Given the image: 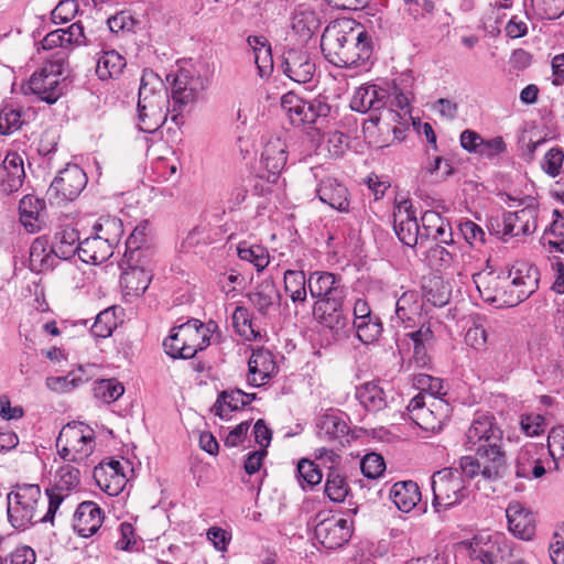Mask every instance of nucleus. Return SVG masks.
Listing matches in <instances>:
<instances>
[{"instance_id": "obj_1", "label": "nucleus", "mask_w": 564, "mask_h": 564, "mask_svg": "<svg viewBox=\"0 0 564 564\" xmlns=\"http://www.w3.org/2000/svg\"><path fill=\"white\" fill-rule=\"evenodd\" d=\"M464 446L467 451L475 452L477 456H463L459 459L467 478L480 475L486 480H497L503 477L507 460L502 451V431L492 415L475 416L466 431Z\"/></svg>"}, {"instance_id": "obj_2", "label": "nucleus", "mask_w": 564, "mask_h": 564, "mask_svg": "<svg viewBox=\"0 0 564 564\" xmlns=\"http://www.w3.org/2000/svg\"><path fill=\"white\" fill-rule=\"evenodd\" d=\"M325 58L338 67H354L369 61L372 54L370 36L362 25L340 19L326 26L321 39Z\"/></svg>"}, {"instance_id": "obj_3", "label": "nucleus", "mask_w": 564, "mask_h": 564, "mask_svg": "<svg viewBox=\"0 0 564 564\" xmlns=\"http://www.w3.org/2000/svg\"><path fill=\"white\" fill-rule=\"evenodd\" d=\"M139 128L143 132L153 133L162 127L169 115L170 95L160 78L152 70H144L141 77L138 99Z\"/></svg>"}, {"instance_id": "obj_4", "label": "nucleus", "mask_w": 564, "mask_h": 564, "mask_svg": "<svg viewBox=\"0 0 564 564\" xmlns=\"http://www.w3.org/2000/svg\"><path fill=\"white\" fill-rule=\"evenodd\" d=\"M7 500L8 518L15 529L25 530L37 522L53 523L54 519H44L45 513L41 514L44 502L39 485H17L14 489L8 494Z\"/></svg>"}, {"instance_id": "obj_5", "label": "nucleus", "mask_w": 564, "mask_h": 564, "mask_svg": "<svg viewBox=\"0 0 564 564\" xmlns=\"http://www.w3.org/2000/svg\"><path fill=\"white\" fill-rule=\"evenodd\" d=\"M171 84L172 98V121L180 123L181 115L197 100L199 94L206 88L207 79L202 74L199 65H186L181 67L175 75H169L166 78Z\"/></svg>"}, {"instance_id": "obj_6", "label": "nucleus", "mask_w": 564, "mask_h": 564, "mask_svg": "<svg viewBox=\"0 0 564 564\" xmlns=\"http://www.w3.org/2000/svg\"><path fill=\"white\" fill-rule=\"evenodd\" d=\"M465 473L459 468H443L433 474L431 485L433 506L437 511L459 505L469 496V489L464 479Z\"/></svg>"}, {"instance_id": "obj_7", "label": "nucleus", "mask_w": 564, "mask_h": 564, "mask_svg": "<svg viewBox=\"0 0 564 564\" xmlns=\"http://www.w3.org/2000/svg\"><path fill=\"white\" fill-rule=\"evenodd\" d=\"M56 447L64 460L79 464L94 452V431L82 422L68 423L62 427Z\"/></svg>"}, {"instance_id": "obj_8", "label": "nucleus", "mask_w": 564, "mask_h": 564, "mask_svg": "<svg viewBox=\"0 0 564 564\" xmlns=\"http://www.w3.org/2000/svg\"><path fill=\"white\" fill-rule=\"evenodd\" d=\"M424 394L414 395L406 406L410 420L427 432H437L452 413V406L445 399L424 400Z\"/></svg>"}, {"instance_id": "obj_9", "label": "nucleus", "mask_w": 564, "mask_h": 564, "mask_svg": "<svg viewBox=\"0 0 564 564\" xmlns=\"http://www.w3.org/2000/svg\"><path fill=\"white\" fill-rule=\"evenodd\" d=\"M521 208L516 212H507L502 215V235L509 237H527L533 235L539 226L540 208L534 197H525L519 200ZM500 234V230H496Z\"/></svg>"}, {"instance_id": "obj_10", "label": "nucleus", "mask_w": 564, "mask_h": 564, "mask_svg": "<svg viewBox=\"0 0 564 564\" xmlns=\"http://www.w3.org/2000/svg\"><path fill=\"white\" fill-rule=\"evenodd\" d=\"M510 276L495 272H478L473 274L476 288L485 302L497 307H512L514 300L510 290Z\"/></svg>"}, {"instance_id": "obj_11", "label": "nucleus", "mask_w": 564, "mask_h": 564, "mask_svg": "<svg viewBox=\"0 0 564 564\" xmlns=\"http://www.w3.org/2000/svg\"><path fill=\"white\" fill-rule=\"evenodd\" d=\"M80 484V471L78 468L65 464L61 466L54 476V485L46 489L48 506L44 519H54L59 506L68 496V492L75 490Z\"/></svg>"}, {"instance_id": "obj_12", "label": "nucleus", "mask_w": 564, "mask_h": 564, "mask_svg": "<svg viewBox=\"0 0 564 564\" xmlns=\"http://www.w3.org/2000/svg\"><path fill=\"white\" fill-rule=\"evenodd\" d=\"M61 75V64H45L31 76L29 80V89L41 100L47 104H54L62 95V88L59 87Z\"/></svg>"}, {"instance_id": "obj_13", "label": "nucleus", "mask_w": 564, "mask_h": 564, "mask_svg": "<svg viewBox=\"0 0 564 564\" xmlns=\"http://www.w3.org/2000/svg\"><path fill=\"white\" fill-rule=\"evenodd\" d=\"M307 286L312 297L316 302H324L337 306L344 303L346 297V288L341 279L329 272H314L307 280Z\"/></svg>"}, {"instance_id": "obj_14", "label": "nucleus", "mask_w": 564, "mask_h": 564, "mask_svg": "<svg viewBox=\"0 0 564 564\" xmlns=\"http://www.w3.org/2000/svg\"><path fill=\"white\" fill-rule=\"evenodd\" d=\"M87 184L85 172L76 164L67 165L59 171L48 188V195L55 199L73 200Z\"/></svg>"}, {"instance_id": "obj_15", "label": "nucleus", "mask_w": 564, "mask_h": 564, "mask_svg": "<svg viewBox=\"0 0 564 564\" xmlns=\"http://www.w3.org/2000/svg\"><path fill=\"white\" fill-rule=\"evenodd\" d=\"M352 532L351 522L340 517L321 520L315 527V538L326 549L334 550L346 544Z\"/></svg>"}, {"instance_id": "obj_16", "label": "nucleus", "mask_w": 564, "mask_h": 564, "mask_svg": "<svg viewBox=\"0 0 564 564\" xmlns=\"http://www.w3.org/2000/svg\"><path fill=\"white\" fill-rule=\"evenodd\" d=\"M282 68L290 79L299 84L311 82L316 70L311 55L302 48H289L283 54Z\"/></svg>"}, {"instance_id": "obj_17", "label": "nucleus", "mask_w": 564, "mask_h": 564, "mask_svg": "<svg viewBox=\"0 0 564 564\" xmlns=\"http://www.w3.org/2000/svg\"><path fill=\"white\" fill-rule=\"evenodd\" d=\"M286 144L280 138H270L261 154L263 172L261 177L274 183L286 164Z\"/></svg>"}, {"instance_id": "obj_18", "label": "nucleus", "mask_w": 564, "mask_h": 564, "mask_svg": "<svg viewBox=\"0 0 564 564\" xmlns=\"http://www.w3.org/2000/svg\"><path fill=\"white\" fill-rule=\"evenodd\" d=\"M126 259L128 267L121 274L120 285L126 297H138L148 289L152 273L145 267V263L139 265L141 259L134 261H129V258Z\"/></svg>"}, {"instance_id": "obj_19", "label": "nucleus", "mask_w": 564, "mask_h": 564, "mask_svg": "<svg viewBox=\"0 0 564 564\" xmlns=\"http://www.w3.org/2000/svg\"><path fill=\"white\" fill-rule=\"evenodd\" d=\"M509 531L517 538L532 540L535 534V517L518 501L510 502L506 509Z\"/></svg>"}, {"instance_id": "obj_20", "label": "nucleus", "mask_w": 564, "mask_h": 564, "mask_svg": "<svg viewBox=\"0 0 564 564\" xmlns=\"http://www.w3.org/2000/svg\"><path fill=\"white\" fill-rule=\"evenodd\" d=\"M104 512L94 501H84L77 507L73 528L83 538L94 535L101 527Z\"/></svg>"}, {"instance_id": "obj_21", "label": "nucleus", "mask_w": 564, "mask_h": 564, "mask_svg": "<svg viewBox=\"0 0 564 564\" xmlns=\"http://www.w3.org/2000/svg\"><path fill=\"white\" fill-rule=\"evenodd\" d=\"M388 98L387 90L377 85L361 86L355 91L350 107L358 112L372 110V115H377L376 111L384 109Z\"/></svg>"}, {"instance_id": "obj_22", "label": "nucleus", "mask_w": 564, "mask_h": 564, "mask_svg": "<svg viewBox=\"0 0 564 564\" xmlns=\"http://www.w3.org/2000/svg\"><path fill=\"white\" fill-rule=\"evenodd\" d=\"M182 337L185 340V359L193 358L210 344L209 329L198 319H189L181 324Z\"/></svg>"}, {"instance_id": "obj_23", "label": "nucleus", "mask_w": 564, "mask_h": 564, "mask_svg": "<svg viewBox=\"0 0 564 564\" xmlns=\"http://www.w3.org/2000/svg\"><path fill=\"white\" fill-rule=\"evenodd\" d=\"M94 477L99 487L110 496L118 495L126 482L121 463L113 459L96 467Z\"/></svg>"}, {"instance_id": "obj_24", "label": "nucleus", "mask_w": 564, "mask_h": 564, "mask_svg": "<svg viewBox=\"0 0 564 564\" xmlns=\"http://www.w3.org/2000/svg\"><path fill=\"white\" fill-rule=\"evenodd\" d=\"M510 290L514 306L530 297L539 286V271L536 268L527 267L518 269L510 276Z\"/></svg>"}, {"instance_id": "obj_25", "label": "nucleus", "mask_w": 564, "mask_h": 564, "mask_svg": "<svg viewBox=\"0 0 564 564\" xmlns=\"http://www.w3.org/2000/svg\"><path fill=\"white\" fill-rule=\"evenodd\" d=\"M248 297L257 311L263 316H270L279 312L281 294L273 282L263 281Z\"/></svg>"}, {"instance_id": "obj_26", "label": "nucleus", "mask_w": 564, "mask_h": 564, "mask_svg": "<svg viewBox=\"0 0 564 564\" xmlns=\"http://www.w3.org/2000/svg\"><path fill=\"white\" fill-rule=\"evenodd\" d=\"M248 381L260 387L276 372V365L272 355L265 350L253 351L248 361Z\"/></svg>"}, {"instance_id": "obj_27", "label": "nucleus", "mask_w": 564, "mask_h": 564, "mask_svg": "<svg viewBox=\"0 0 564 564\" xmlns=\"http://www.w3.org/2000/svg\"><path fill=\"white\" fill-rule=\"evenodd\" d=\"M498 535L489 532L476 534L469 542V556L482 564H495L500 552Z\"/></svg>"}, {"instance_id": "obj_28", "label": "nucleus", "mask_w": 564, "mask_h": 564, "mask_svg": "<svg viewBox=\"0 0 564 564\" xmlns=\"http://www.w3.org/2000/svg\"><path fill=\"white\" fill-rule=\"evenodd\" d=\"M317 195L323 203L338 212L349 210L348 189L336 178H324L317 188Z\"/></svg>"}, {"instance_id": "obj_29", "label": "nucleus", "mask_w": 564, "mask_h": 564, "mask_svg": "<svg viewBox=\"0 0 564 564\" xmlns=\"http://www.w3.org/2000/svg\"><path fill=\"white\" fill-rule=\"evenodd\" d=\"M113 249L115 247L95 235L80 241L79 259L85 263L100 264L113 254Z\"/></svg>"}, {"instance_id": "obj_30", "label": "nucleus", "mask_w": 564, "mask_h": 564, "mask_svg": "<svg viewBox=\"0 0 564 564\" xmlns=\"http://www.w3.org/2000/svg\"><path fill=\"white\" fill-rule=\"evenodd\" d=\"M79 232L73 227H65L55 234L51 251L56 258L67 260L74 254L79 256Z\"/></svg>"}, {"instance_id": "obj_31", "label": "nucleus", "mask_w": 564, "mask_h": 564, "mask_svg": "<svg viewBox=\"0 0 564 564\" xmlns=\"http://www.w3.org/2000/svg\"><path fill=\"white\" fill-rule=\"evenodd\" d=\"M391 106L397 107L401 112L394 111L392 108L383 109L380 115H371L369 121L378 127L380 131L389 130L391 122L401 120L405 115H409V98L401 91L394 94L391 100Z\"/></svg>"}, {"instance_id": "obj_32", "label": "nucleus", "mask_w": 564, "mask_h": 564, "mask_svg": "<svg viewBox=\"0 0 564 564\" xmlns=\"http://www.w3.org/2000/svg\"><path fill=\"white\" fill-rule=\"evenodd\" d=\"M341 306L343 303L333 306L329 303L315 302L313 313L321 324L339 335L347 326V318L341 313Z\"/></svg>"}, {"instance_id": "obj_33", "label": "nucleus", "mask_w": 564, "mask_h": 564, "mask_svg": "<svg viewBox=\"0 0 564 564\" xmlns=\"http://www.w3.org/2000/svg\"><path fill=\"white\" fill-rule=\"evenodd\" d=\"M390 498L399 510L409 512L421 500V492L416 482L412 480L399 481L392 486Z\"/></svg>"}, {"instance_id": "obj_34", "label": "nucleus", "mask_w": 564, "mask_h": 564, "mask_svg": "<svg viewBox=\"0 0 564 564\" xmlns=\"http://www.w3.org/2000/svg\"><path fill=\"white\" fill-rule=\"evenodd\" d=\"M4 174L2 183L4 191L9 193L17 192L23 184L25 177L23 160L18 153H8L2 162Z\"/></svg>"}, {"instance_id": "obj_35", "label": "nucleus", "mask_w": 564, "mask_h": 564, "mask_svg": "<svg viewBox=\"0 0 564 564\" xmlns=\"http://www.w3.org/2000/svg\"><path fill=\"white\" fill-rule=\"evenodd\" d=\"M44 209V200L33 195H26L20 200V219L23 226L26 228V230L31 232L40 230L41 225L39 224V221Z\"/></svg>"}, {"instance_id": "obj_36", "label": "nucleus", "mask_w": 564, "mask_h": 564, "mask_svg": "<svg viewBox=\"0 0 564 564\" xmlns=\"http://www.w3.org/2000/svg\"><path fill=\"white\" fill-rule=\"evenodd\" d=\"M316 426L318 436L325 441H339L347 436L349 432L346 421L335 413L319 416Z\"/></svg>"}, {"instance_id": "obj_37", "label": "nucleus", "mask_w": 564, "mask_h": 564, "mask_svg": "<svg viewBox=\"0 0 564 564\" xmlns=\"http://www.w3.org/2000/svg\"><path fill=\"white\" fill-rule=\"evenodd\" d=\"M359 403L371 412H378L387 406V395L383 389L373 381L359 386L356 390Z\"/></svg>"}, {"instance_id": "obj_38", "label": "nucleus", "mask_w": 564, "mask_h": 564, "mask_svg": "<svg viewBox=\"0 0 564 564\" xmlns=\"http://www.w3.org/2000/svg\"><path fill=\"white\" fill-rule=\"evenodd\" d=\"M126 67V59L118 52L105 51L98 58L96 64V75L101 80L118 77Z\"/></svg>"}, {"instance_id": "obj_39", "label": "nucleus", "mask_w": 564, "mask_h": 564, "mask_svg": "<svg viewBox=\"0 0 564 564\" xmlns=\"http://www.w3.org/2000/svg\"><path fill=\"white\" fill-rule=\"evenodd\" d=\"M56 257L51 251V246L43 238H36L30 248V268L32 271L42 272L54 267Z\"/></svg>"}, {"instance_id": "obj_40", "label": "nucleus", "mask_w": 564, "mask_h": 564, "mask_svg": "<svg viewBox=\"0 0 564 564\" xmlns=\"http://www.w3.org/2000/svg\"><path fill=\"white\" fill-rule=\"evenodd\" d=\"M545 474L543 464L535 459L530 451L525 447L519 451L516 459V476L525 479H538Z\"/></svg>"}, {"instance_id": "obj_41", "label": "nucleus", "mask_w": 564, "mask_h": 564, "mask_svg": "<svg viewBox=\"0 0 564 564\" xmlns=\"http://www.w3.org/2000/svg\"><path fill=\"white\" fill-rule=\"evenodd\" d=\"M525 14L528 18L538 19H557L564 13V0H530L528 6L527 1Z\"/></svg>"}, {"instance_id": "obj_42", "label": "nucleus", "mask_w": 564, "mask_h": 564, "mask_svg": "<svg viewBox=\"0 0 564 564\" xmlns=\"http://www.w3.org/2000/svg\"><path fill=\"white\" fill-rule=\"evenodd\" d=\"M422 289L426 302L434 306L442 307L449 302L451 286L441 276L429 278Z\"/></svg>"}, {"instance_id": "obj_43", "label": "nucleus", "mask_w": 564, "mask_h": 564, "mask_svg": "<svg viewBox=\"0 0 564 564\" xmlns=\"http://www.w3.org/2000/svg\"><path fill=\"white\" fill-rule=\"evenodd\" d=\"M413 387L419 390L416 395H425L424 400H431L432 398L444 399L447 394L443 380L427 373L415 375L413 377Z\"/></svg>"}, {"instance_id": "obj_44", "label": "nucleus", "mask_w": 564, "mask_h": 564, "mask_svg": "<svg viewBox=\"0 0 564 564\" xmlns=\"http://www.w3.org/2000/svg\"><path fill=\"white\" fill-rule=\"evenodd\" d=\"M243 398H247V393L242 390L224 391L218 397L213 411L219 417L225 419L230 412L243 408Z\"/></svg>"}, {"instance_id": "obj_45", "label": "nucleus", "mask_w": 564, "mask_h": 564, "mask_svg": "<svg viewBox=\"0 0 564 564\" xmlns=\"http://www.w3.org/2000/svg\"><path fill=\"white\" fill-rule=\"evenodd\" d=\"M96 236L110 243L112 247L118 246L123 235V225L121 219L117 217H104L94 226Z\"/></svg>"}, {"instance_id": "obj_46", "label": "nucleus", "mask_w": 564, "mask_h": 564, "mask_svg": "<svg viewBox=\"0 0 564 564\" xmlns=\"http://www.w3.org/2000/svg\"><path fill=\"white\" fill-rule=\"evenodd\" d=\"M306 278L302 270H286L284 272V290L290 294L293 303L306 300Z\"/></svg>"}, {"instance_id": "obj_47", "label": "nucleus", "mask_w": 564, "mask_h": 564, "mask_svg": "<svg viewBox=\"0 0 564 564\" xmlns=\"http://www.w3.org/2000/svg\"><path fill=\"white\" fill-rule=\"evenodd\" d=\"M149 221L143 220L137 225L133 231L130 234L126 241V253L124 257L129 258V261H134L141 258V249L148 241L149 235Z\"/></svg>"}, {"instance_id": "obj_48", "label": "nucleus", "mask_w": 564, "mask_h": 564, "mask_svg": "<svg viewBox=\"0 0 564 564\" xmlns=\"http://www.w3.org/2000/svg\"><path fill=\"white\" fill-rule=\"evenodd\" d=\"M330 106L324 98L317 97L311 101H304L301 124H314L319 119H326L330 113Z\"/></svg>"}, {"instance_id": "obj_49", "label": "nucleus", "mask_w": 564, "mask_h": 564, "mask_svg": "<svg viewBox=\"0 0 564 564\" xmlns=\"http://www.w3.org/2000/svg\"><path fill=\"white\" fill-rule=\"evenodd\" d=\"M354 327L356 328L357 337L364 344L376 341L382 333V324L378 316L354 321Z\"/></svg>"}, {"instance_id": "obj_50", "label": "nucleus", "mask_w": 564, "mask_h": 564, "mask_svg": "<svg viewBox=\"0 0 564 564\" xmlns=\"http://www.w3.org/2000/svg\"><path fill=\"white\" fill-rule=\"evenodd\" d=\"M349 492V486L343 475L332 470L325 482V494L334 502H341Z\"/></svg>"}, {"instance_id": "obj_51", "label": "nucleus", "mask_w": 564, "mask_h": 564, "mask_svg": "<svg viewBox=\"0 0 564 564\" xmlns=\"http://www.w3.org/2000/svg\"><path fill=\"white\" fill-rule=\"evenodd\" d=\"M124 392V387L115 379H102L95 383L94 395L105 403L118 400Z\"/></svg>"}, {"instance_id": "obj_52", "label": "nucleus", "mask_w": 564, "mask_h": 564, "mask_svg": "<svg viewBox=\"0 0 564 564\" xmlns=\"http://www.w3.org/2000/svg\"><path fill=\"white\" fill-rule=\"evenodd\" d=\"M232 326L247 340H253L260 336V333L252 327L250 314L243 306H237L234 311Z\"/></svg>"}, {"instance_id": "obj_53", "label": "nucleus", "mask_w": 564, "mask_h": 564, "mask_svg": "<svg viewBox=\"0 0 564 564\" xmlns=\"http://www.w3.org/2000/svg\"><path fill=\"white\" fill-rule=\"evenodd\" d=\"M238 256L241 260L252 263L258 271L263 270L269 264V253L265 248L253 245H239L237 248Z\"/></svg>"}, {"instance_id": "obj_54", "label": "nucleus", "mask_w": 564, "mask_h": 564, "mask_svg": "<svg viewBox=\"0 0 564 564\" xmlns=\"http://www.w3.org/2000/svg\"><path fill=\"white\" fill-rule=\"evenodd\" d=\"M117 327V319L115 312L111 308H107L100 312L91 326V334L95 337L107 338L113 329Z\"/></svg>"}, {"instance_id": "obj_55", "label": "nucleus", "mask_w": 564, "mask_h": 564, "mask_svg": "<svg viewBox=\"0 0 564 564\" xmlns=\"http://www.w3.org/2000/svg\"><path fill=\"white\" fill-rule=\"evenodd\" d=\"M22 123L20 110L9 106L0 110V134L9 135L19 130Z\"/></svg>"}, {"instance_id": "obj_56", "label": "nucleus", "mask_w": 564, "mask_h": 564, "mask_svg": "<svg viewBox=\"0 0 564 564\" xmlns=\"http://www.w3.org/2000/svg\"><path fill=\"white\" fill-rule=\"evenodd\" d=\"M394 230L399 239L408 247H414L420 236L417 219L394 224Z\"/></svg>"}, {"instance_id": "obj_57", "label": "nucleus", "mask_w": 564, "mask_h": 564, "mask_svg": "<svg viewBox=\"0 0 564 564\" xmlns=\"http://www.w3.org/2000/svg\"><path fill=\"white\" fill-rule=\"evenodd\" d=\"M281 108L289 116L294 124H301L300 119L303 113L304 100L293 93H288L281 97Z\"/></svg>"}, {"instance_id": "obj_58", "label": "nucleus", "mask_w": 564, "mask_h": 564, "mask_svg": "<svg viewBox=\"0 0 564 564\" xmlns=\"http://www.w3.org/2000/svg\"><path fill=\"white\" fill-rule=\"evenodd\" d=\"M360 469L365 477L376 479L380 477L386 469L384 459L377 453H369L361 459Z\"/></svg>"}, {"instance_id": "obj_59", "label": "nucleus", "mask_w": 564, "mask_h": 564, "mask_svg": "<svg viewBox=\"0 0 564 564\" xmlns=\"http://www.w3.org/2000/svg\"><path fill=\"white\" fill-rule=\"evenodd\" d=\"M185 340L182 337L181 326H176L163 341L165 352L172 358L185 359Z\"/></svg>"}, {"instance_id": "obj_60", "label": "nucleus", "mask_w": 564, "mask_h": 564, "mask_svg": "<svg viewBox=\"0 0 564 564\" xmlns=\"http://www.w3.org/2000/svg\"><path fill=\"white\" fill-rule=\"evenodd\" d=\"M563 162L564 151L558 147H554L546 152L542 169L549 176L556 177L562 172Z\"/></svg>"}, {"instance_id": "obj_61", "label": "nucleus", "mask_w": 564, "mask_h": 564, "mask_svg": "<svg viewBox=\"0 0 564 564\" xmlns=\"http://www.w3.org/2000/svg\"><path fill=\"white\" fill-rule=\"evenodd\" d=\"M426 258L430 264L435 267L437 270L451 269V263L453 262L451 249H447L442 245L431 247L426 253Z\"/></svg>"}, {"instance_id": "obj_62", "label": "nucleus", "mask_w": 564, "mask_h": 564, "mask_svg": "<svg viewBox=\"0 0 564 564\" xmlns=\"http://www.w3.org/2000/svg\"><path fill=\"white\" fill-rule=\"evenodd\" d=\"M297 473L302 486L304 482L308 486L317 485L323 478L321 469L313 462L307 459H302L297 464Z\"/></svg>"}, {"instance_id": "obj_63", "label": "nucleus", "mask_w": 564, "mask_h": 564, "mask_svg": "<svg viewBox=\"0 0 564 564\" xmlns=\"http://www.w3.org/2000/svg\"><path fill=\"white\" fill-rule=\"evenodd\" d=\"M547 448L554 459L564 457V426H555L550 431Z\"/></svg>"}, {"instance_id": "obj_64", "label": "nucleus", "mask_w": 564, "mask_h": 564, "mask_svg": "<svg viewBox=\"0 0 564 564\" xmlns=\"http://www.w3.org/2000/svg\"><path fill=\"white\" fill-rule=\"evenodd\" d=\"M554 539L550 545V557L553 564H564V524L558 527Z\"/></svg>"}]
</instances>
